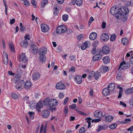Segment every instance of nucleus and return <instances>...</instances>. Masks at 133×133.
<instances>
[{"instance_id": "obj_1", "label": "nucleus", "mask_w": 133, "mask_h": 133, "mask_svg": "<svg viewBox=\"0 0 133 133\" xmlns=\"http://www.w3.org/2000/svg\"><path fill=\"white\" fill-rule=\"evenodd\" d=\"M118 10L117 14L118 15H125L129 13V11L127 8L121 7L119 9L118 8Z\"/></svg>"}, {"instance_id": "obj_2", "label": "nucleus", "mask_w": 133, "mask_h": 133, "mask_svg": "<svg viewBox=\"0 0 133 133\" xmlns=\"http://www.w3.org/2000/svg\"><path fill=\"white\" fill-rule=\"evenodd\" d=\"M67 31V28L66 26L64 25H62L58 26L56 30V32L58 34L65 32Z\"/></svg>"}, {"instance_id": "obj_3", "label": "nucleus", "mask_w": 133, "mask_h": 133, "mask_svg": "<svg viewBox=\"0 0 133 133\" xmlns=\"http://www.w3.org/2000/svg\"><path fill=\"white\" fill-rule=\"evenodd\" d=\"M124 64L125 65L124 67L126 69L129 68L131 66V65L129 62L126 63L125 61H123L121 63L118 69L120 70H123V68L122 66Z\"/></svg>"}, {"instance_id": "obj_4", "label": "nucleus", "mask_w": 133, "mask_h": 133, "mask_svg": "<svg viewBox=\"0 0 133 133\" xmlns=\"http://www.w3.org/2000/svg\"><path fill=\"white\" fill-rule=\"evenodd\" d=\"M25 81L23 80H21L19 81L15 86L16 88L18 90H21L24 88V83Z\"/></svg>"}, {"instance_id": "obj_5", "label": "nucleus", "mask_w": 133, "mask_h": 133, "mask_svg": "<svg viewBox=\"0 0 133 133\" xmlns=\"http://www.w3.org/2000/svg\"><path fill=\"white\" fill-rule=\"evenodd\" d=\"M19 61L26 63L28 61V58L26 57L25 54L24 53H22L19 56Z\"/></svg>"}, {"instance_id": "obj_6", "label": "nucleus", "mask_w": 133, "mask_h": 133, "mask_svg": "<svg viewBox=\"0 0 133 133\" xmlns=\"http://www.w3.org/2000/svg\"><path fill=\"white\" fill-rule=\"evenodd\" d=\"M31 48L32 50V53L34 54H36L38 51V47L34 44H31L30 45Z\"/></svg>"}, {"instance_id": "obj_7", "label": "nucleus", "mask_w": 133, "mask_h": 133, "mask_svg": "<svg viewBox=\"0 0 133 133\" xmlns=\"http://www.w3.org/2000/svg\"><path fill=\"white\" fill-rule=\"evenodd\" d=\"M58 104V101L56 99H51L49 101V105L51 107L57 105Z\"/></svg>"}, {"instance_id": "obj_8", "label": "nucleus", "mask_w": 133, "mask_h": 133, "mask_svg": "<svg viewBox=\"0 0 133 133\" xmlns=\"http://www.w3.org/2000/svg\"><path fill=\"white\" fill-rule=\"evenodd\" d=\"M118 8L116 6H113L111 9V13L113 15H116L118 12Z\"/></svg>"}, {"instance_id": "obj_9", "label": "nucleus", "mask_w": 133, "mask_h": 133, "mask_svg": "<svg viewBox=\"0 0 133 133\" xmlns=\"http://www.w3.org/2000/svg\"><path fill=\"white\" fill-rule=\"evenodd\" d=\"M100 37L102 41L104 42H106L109 39V37L108 35L104 33L102 34Z\"/></svg>"}, {"instance_id": "obj_10", "label": "nucleus", "mask_w": 133, "mask_h": 133, "mask_svg": "<svg viewBox=\"0 0 133 133\" xmlns=\"http://www.w3.org/2000/svg\"><path fill=\"white\" fill-rule=\"evenodd\" d=\"M3 62L5 65L8 64V55L5 51L3 52Z\"/></svg>"}, {"instance_id": "obj_11", "label": "nucleus", "mask_w": 133, "mask_h": 133, "mask_svg": "<svg viewBox=\"0 0 133 133\" xmlns=\"http://www.w3.org/2000/svg\"><path fill=\"white\" fill-rule=\"evenodd\" d=\"M41 30L42 32H48L49 29V26L45 24H43L41 25Z\"/></svg>"}, {"instance_id": "obj_12", "label": "nucleus", "mask_w": 133, "mask_h": 133, "mask_svg": "<svg viewBox=\"0 0 133 133\" xmlns=\"http://www.w3.org/2000/svg\"><path fill=\"white\" fill-rule=\"evenodd\" d=\"M75 81L77 84H81L82 82V77L80 75H76L75 77Z\"/></svg>"}, {"instance_id": "obj_13", "label": "nucleus", "mask_w": 133, "mask_h": 133, "mask_svg": "<svg viewBox=\"0 0 133 133\" xmlns=\"http://www.w3.org/2000/svg\"><path fill=\"white\" fill-rule=\"evenodd\" d=\"M56 87L57 89L63 90L65 88V86L63 83H58L56 84Z\"/></svg>"}, {"instance_id": "obj_14", "label": "nucleus", "mask_w": 133, "mask_h": 133, "mask_svg": "<svg viewBox=\"0 0 133 133\" xmlns=\"http://www.w3.org/2000/svg\"><path fill=\"white\" fill-rule=\"evenodd\" d=\"M110 50L109 47L107 46H103L102 49V52L103 54H107L110 52Z\"/></svg>"}, {"instance_id": "obj_15", "label": "nucleus", "mask_w": 133, "mask_h": 133, "mask_svg": "<svg viewBox=\"0 0 133 133\" xmlns=\"http://www.w3.org/2000/svg\"><path fill=\"white\" fill-rule=\"evenodd\" d=\"M24 88L26 90L29 89L32 86L31 82L29 81H27L24 83Z\"/></svg>"}, {"instance_id": "obj_16", "label": "nucleus", "mask_w": 133, "mask_h": 133, "mask_svg": "<svg viewBox=\"0 0 133 133\" xmlns=\"http://www.w3.org/2000/svg\"><path fill=\"white\" fill-rule=\"evenodd\" d=\"M36 109L38 112L41 111V109L43 107V105L41 102H39L36 106Z\"/></svg>"}, {"instance_id": "obj_17", "label": "nucleus", "mask_w": 133, "mask_h": 133, "mask_svg": "<svg viewBox=\"0 0 133 133\" xmlns=\"http://www.w3.org/2000/svg\"><path fill=\"white\" fill-rule=\"evenodd\" d=\"M47 51V48L45 47H43L39 49L38 54L40 55H44L46 53Z\"/></svg>"}, {"instance_id": "obj_18", "label": "nucleus", "mask_w": 133, "mask_h": 133, "mask_svg": "<svg viewBox=\"0 0 133 133\" xmlns=\"http://www.w3.org/2000/svg\"><path fill=\"white\" fill-rule=\"evenodd\" d=\"M40 76V74L39 73L36 72L33 74L32 77L33 80L36 81L39 78Z\"/></svg>"}, {"instance_id": "obj_19", "label": "nucleus", "mask_w": 133, "mask_h": 133, "mask_svg": "<svg viewBox=\"0 0 133 133\" xmlns=\"http://www.w3.org/2000/svg\"><path fill=\"white\" fill-rule=\"evenodd\" d=\"M42 116L43 117L47 118L50 115V112L49 110H44L42 112Z\"/></svg>"}, {"instance_id": "obj_20", "label": "nucleus", "mask_w": 133, "mask_h": 133, "mask_svg": "<svg viewBox=\"0 0 133 133\" xmlns=\"http://www.w3.org/2000/svg\"><path fill=\"white\" fill-rule=\"evenodd\" d=\"M102 58V56L99 54H97L93 57L92 60L94 61L100 60Z\"/></svg>"}, {"instance_id": "obj_21", "label": "nucleus", "mask_w": 133, "mask_h": 133, "mask_svg": "<svg viewBox=\"0 0 133 133\" xmlns=\"http://www.w3.org/2000/svg\"><path fill=\"white\" fill-rule=\"evenodd\" d=\"M114 117L111 115H107L105 118L104 120L106 122H110L113 119Z\"/></svg>"}, {"instance_id": "obj_22", "label": "nucleus", "mask_w": 133, "mask_h": 133, "mask_svg": "<svg viewBox=\"0 0 133 133\" xmlns=\"http://www.w3.org/2000/svg\"><path fill=\"white\" fill-rule=\"evenodd\" d=\"M97 36V34L96 32H93L89 35L90 39L91 40H94L96 38Z\"/></svg>"}, {"instance_id": "obj_23", "label": "nucleus", "mask_w": 133, "mask_h": 133, "mask_svg": "<svg viewBox=\"0 0 133 133\" xmlns=\"http://www.w3.org/2000/svg\"><path fill=\"white\" fill-rule=\"evenodd\" d=\"M111 91L108 88H104L102 91L103 94L105 96H107L109 94L110 92Z\"/></svg>"}, {"instance_id": "obj_24", "label": "nucleus", "mask_w": 133, "mask_h": 133, "mask_svg": "<svg viewBox=\"0 0 133 133\" xmlns=\"http://www.w3.org/2000/svg\"><path fill=\"white\" fill-rule=\"evenodd\" d=\"M21 76L19 75H16L13 79L14 83L15 84L17 83L21 79Z\"/></svg>"}, {"instance_id": "obj_25", "label": "nucleus", "mask_w": 133, "mask_h": 133, "mask_svg": "<svg viewBox=\"0 0 133 133\" xmlns=\"http://www.w3.org/2000/svg\"><path fill=\"white\" fill-rule=\"evenodd\" d=\"M115 84L113 83H110L108 85L107 87V88L111 91L114 90L115 88Z\"/></svg>"}, {"instance_id": "obj_26", "label": "nucleus", "mask_w": 133, "mask_h": 133, "mask_svg": "<svg viewBox=\"0 0 133 133\" xmlns=\"http://www.w3.org/2000/svg\"><path fill=\"white\" fill-rule=\"evenodd\" d=\"M102 114L101 111H98V112L95 111L94 113V115L95 117L98 118L101 117L102 116Z\"/></svg>"}, {"instance_id": "obj_27", "label": "nucleus", "mask_w": 133, "mask_h": 133, "mask_svg": "<svg viewBox=\"0 0 133 133\" xmlns=\"http://www.w3.org/2000/svg\"><path fill=\"white\" fill-rule=\"evenodd\" d=\"M40 62L42 63L44 62L46 60V58L44 55H41L39 58Z\"/></svg>"}, {"instance_id": "obj_28", "label": "nucleus", "mask_w": 133, "mask_h": 133, "mask_svg": "<svg viewBox=\"0 0 133 133\" xmlns=\"http://www.w3.org/2000/svg\"><path fill=\"white\" fill-rule=\"evenodd\" d=\"M110 58L108 56H105L103 59V61L104 63L106 64L110 62Z\"/></svg>"}, {"instance_id": "obj_29", "label": "nucleus", "mask_w": 133, "mask_h": 133, "mask_svg": "<svg viewBox=\"0 0 133 133\" xmlns=\"http://www.w3.org/2000/svg\"><path fill=\"white\" fill-rule=\"evenodd\" d=\"M125 93L127 94H130L133 93V87L128 89L126 90Z\"/></svg>"}, {"instance_id": "obj_30", "label": "nucleus", "mask_w": 133, "mask_h": 133, "mask_svg": "<svg viewBox=\"0 0 133 133\" xmlns=\"http://www.w3.org/2000/svg\"><path fill=\"white\" fill-rule=\"evenodd\" d=\"M56 5L55 6V4L54 5L55 6H56V5H57L56 6V7L54 9V15H55V16L57 15L58 13V9L57 8V7H59V6H58L59 5H58L57 4H56Z\"/></svg>"}, {"instance_id": "obj_31", "label": "nucleus", "mask_w": 133, "mask_h": 133, "mask_svg": "<svg viewBox=\"0 0 133 133\" xmlns=\"http://www.w3.org/2000/svg\"><path fill=\"white\" fill-rule=\"evenodd\" d=\"M20 45L24 47H26L28 45V42L26 40H24L22 42L20 43Z\"/></svg>"}, {"instance_id": "obj_32", "label": "nucleus", "mask_w": 133, "mask_h": 133, "mask_svg": "<svg viewBox=\"0 0 133 133\" xmlns=\"http://www.w3.org/2000/svg\"><path fill=\"white\" fill-rule=\"evenodd\" d=\"M95 72L93 71H91L89 73L88 75V78L90 79L93 77H94Z\"/></svg>"}, {"instance_id": "obj_33", "label": "nucleus", "mask_w": 133, "mask_h": 133, "mask_svg": "<svg viewBox=\"0 0 133 133\" xmlns=\"http://www.w3.org/2000/svg\"><path fill=\"white\" fill-rule=\"evenodd\" d=\"M121 42L124 45L127 44L128 43V39L127 38L124 37L122 38L121 40Z\"/></svg>"}, {"instance_id": "obj_34", "label": "nucleus", "mask_w": 133, "mask_h": 133, "mask_svg": "<svg viewBox=\"0 0 133 133\" xmlns=\"http://www.w3.org/2000/svg\"><path fill=\"white\" fill-rule=\"evenodd\" d=\"M92 119V118L90 117L87 118L85 119L86 122L88 124V128H89L91 126V121Z\"/></svg>"}, {"instance_id": "obj_35", "label": "nucleus", "mask_w": 133, "mask_h": 133, "mask_svg": "<svg viewBox=\"0 0 133 133\" xmlns=\"http://www.w3.org/2000/svg\"><path fill=\"white\" fill-rule=\"evenodd\" d=\"M101 73L100 72L97 71L95 73V75H94V77L95 79L96 80H97L99 77L101 76Z\"/></svg>"}, {"instance_id": "obj_36", "label": "nucleus", "mask_w": 133, "mask_h": 133, "mask_svg": "<svg viewBox=\"0 0 133 133\" xmlns=\"http://www.w3.org/2000/svg\"><path fill=\"white\" fill-rule=\"evenodd\" d=\"M48 3L47 0H43L41 3V6L42 8H44Z\"/></svg>"}, {"instance_id": "obj_37", "label": "nucleus", "mask_w": 133, "mask_h": 133, "mask_svg": "<svg viewBox=\"0 0 133 133\" xmlns=\"http://www.w3.org/2000/svg\"><path fill=\"white\" fill-rule=\"evenodd\" d=\"M36 104L34 102H32L30 103L29 106L30 107V108L32 109H33L35 108Z\"/></svg>"}, {"instance_id": "obj_38", "label": "nucleus", "mask_w": 133, "mask_h": 133, "mask_svg": "<svg viewBox=\"0 0 133 133\" xmlns=\"http://www.w3.org/2000/svg\"><path fill=\"white\" fill-rule=\"evenodd\" d=\"M9 47L10 49L11 50V51L15 52V50L13 44L11 43L9 44Z\"/></svg>"}, {"instance_id": "obj_39", "label": "nucleus", "mask_w": 133, "mask_h": 133, "mask_svg": "<svg viewBox=\"0 0 133 133\" xmlns=\"http://www.w3.org/2000/svg\"><path fill=\"white\" fill-rule=\"evenodd\" d=\"M88 45L86 42H84L82 44L81 49L82 50H85L88 48Z\"/></svg>"}, {"instance_id": "obj_40", "label": "nucleus", "mask_w": 133, "mask_h": 133, "mask_svg": "<svg viewBox=\"0 0 133 133\" xmlns=\"http://www.w3.org/2000/svg\"><path fill=\"white\" fill-rule=\"evenodd\" d=\"M49 99L48 98L45 99L43 101V104L45 106H47L49 105Z\"/></svg>"}, {"instance_id": "obj_41", "label": "nucleus", "mask_w": 133, "mask_h": 133, "mask_svg": "<svg viewBox=\"0 0 133 133\" xmlns=\"http://www.w3.org/2000/svg\"><path fill=\"white\" fill-rule=\"evenodd\" d=\"M82 3V0H75V3L78 6H80Z\"/></svg>"}, {"instance_id": "obj_42", "label": "nucleus", "mask_w": 133, "mask_h": 133, "mask_svg": "<svg viewBox=\"0 0 133 133\" xmlns=\"http://www.w3.org/2000/svg\"><path fill=\"white\" fill-rule=\"evenodd\" d=\"M20 27L21 31L22 32H23L25 28L24 26L22 25L21 23H20Z\"/></svg>"}, {"instance_id": "obj_43", "label": "nucleus", "mask_w": 133, "mask_h": 133, "mask_svg": "<svg viewBox=\"0 0 133 133\" xmlns=\"http://www.w3.org/2000/svg\"><path fill=\"white\" fill-rule=\"evenodd\" d=\"M116 36L115 34H113L111 35L110 40L111 41H114L116 38Z\"/></svg>"}, {"instance_id": "obj_44", "label": "nucleus", "mask_w": 133, "mask_h": 133, "mask_svg": "<svg viewBox=\"0 0 133 133\" xmlns=\"http://www.w3.org/2000/svg\"><path fill=\"white\" fill-rule=\"evenodd\" d=\"M68 15H64L62 17L63 20L64 21H66L68 19Z\"/></svg>"}, {"instance_id": "obj_45", "label": "nucleus", "mask_w": 133, "mask_h": 133, "mask_svg": "<svg viewBox=\"0 0 133 133\" xmlns=\"http://www.w3.org/2000/svg\"><path fill=\"white\" fill-rule=\"evenodd\" d=\"M99 42L97 40H96L94 41L92 44V45L94 47H96L98 45Z\"/></svg>"}, {"instance_id": "obj_46", "label": "nucleus", "mask_w": 133, "mask_h": 133, "mask_svg": "<svg viewBox=\"0 0 133 133\" xmlns=\"http://www.w3.org/2000/svg\"><path fill=\"white\" fill-rule=\"evenodd\" d=\"M117 123H115L111 125L109 127V128L111 129H115L117 126Z\"/></svg>"}, {"instance_id": "obj_47", "label": "nucleus", "mask_w": 133, "mask_h": 133, "mask_svg": "<svg viewBox=\"0 0 133 133\" xmlns=\"http://www.w3.org/2000/svg\"><path fill=\"white\" fill-rule=\"evenodd\" d=\"M34 113L33 112H30L28 114L29 115L30 118L31 119H33L34 118V117L33 115L34 114Z\"/></svg>"}, {"instance_id": "obj_48", "label": "nucleus", "mask_w": 133, "mask_h": 133, "mask_svg": "<svg viewBox=\"0 0 133 133\" xmlns=\"http://www.w3.org/2000/svg\"><path fill=\"white\" fill-rule=\"evenodd\" d=\"M102 68L103 71L105 72L108 71L109 70V68L108 67L105 66H103Z\"/></svg>"}, {"instance_id": "obj_49", "label": "nucleus", "mask_w": 133, "mask_h": 133, "mask_svg": "<svg viewBox=\"0 0 133 133\" xmlns=\"http://www.w3.org/2000/svg\"><path fill=\"white\" fill-rule=\"evenodd\" d=\"M11 97L14 99H16L18 97V96L16 94L13 93L11 94Z\"/></svg>"}, {"instance_id": "obj_50", "label": "nucleus", "mask_w": 133, "mask_h": 133, "mask_svg": "<svg viewBox=\"0 0 133 133\" xmlns=\"http://www.w3.org/2000/svg\"><path fill=\"white\" fill-rule=\"evenodd\" d=\"M101 119L100 118H98L96 119H92L91 121L92 123L95 122L97 123L101 121Z\"/></svg>"}, {"instance_id": "obj_51", "label": "nucleus", "mask_w": 133, "mask_h": 133, "mask_svg": "<svg viewBox=\"0 0 133 133\" xmlns=\"http://www.w3.org/2000/svg\"><path fill=\"white\" fill-rule=\"evenodd\" d=\"M85 131V129L84 127L81 128L79 130V133H84Z\"/></svg>"}, {"instance_id": "obj_52", "label": "nucleus", "mask_w": 133, "mask_h": 133, "mask_svg": "<svg viewBox=\"0 0 133 133\" xmlns=\"http://www.w3.org/2000/svg\"><path fill=\"white\" fill-rule=\"evenodd\" d=\"M98 128L96 130L97 132H99L101 131L102 129H103V128L102 126L101 125H98Z\"/></svg>"}, {"instance_id": "obj_53", "label": "nucleus", "mask_w": 133, "mask_h": 133, "mask_svg": "<svg viewBox=\"0 0 133 133\" xmlns=\"http://www.w3.org/2000/svg\"><path fill=\"white\" fill-rule=\"evenodd\" d=\"M91 52L93 54H95L96 53V47H94L92 48L91 51Z\"/></svg>"}, {"instance_id": "obj_54", "label": "nucleus", "mask_w": 133, "mask_h": 133, "mask_svg": "<svg viewBox=\"0 0 133 133\" xmlns=\"http://www.w3.org/2000/svg\"><path fill=\"white\" fill-rule=\"evenodd\" d=\"M64 112L66 116L67 114L68 111V107L67 106L65 107L64 108Z\"/></svg>"}, {"instance_id": "obj_55", "label": "nucleus", "mask_w": 133, "mask_h": 133, "mask_svg": "<svg viewBox=\"0 0 133 133\" xmlns=\"http://www.w3.org/2000/svg\"><path fill=\"white\" fill-rule=\"evenodd\" d=\"M102 126L103 128V130H105L106 129H107L108 128V126L107 124H105Z\"/></svg>"}, {"instance_id": "obj_56", "label": "nucleus", "mask_w": 133, "mask_h": 133, "mask_svg": "<svg viewBox=\"0 0 133 133\" xmlns=\"http://www.w3.org/2000/svg\"><path fill=\"white\" fill-rule=\"evenodd\" d=\"M106 23L105 22L103 21L102 23V28L103 29H104L106 28Z\"/></svg>"}, {"instance_id": "obj_57", "label": "nucleus", "mask_w": 133, "mask_h": 133, "mask_svg": "<svg viewBox=\"0 0 133 133\" xmlns=\"http://www.w3.org/2000/svg\"><path fill=\"white\" fill-rule=\"evenodd\" d=\"M24 4L25 6L29 5L30 3L27 0H25L24 2Z\"/></svg>"}, {"instance_id": "obj_58", "label": "nucleus", "mask_w": 133, "mask_h": 133, "mask_svg": "<svg viewBox=\"0 0 133 133\" xmlns=\"http://www.w3.org/2000/svg\"><path fill=\"white\" fill-rule=\"evenodd\" d=\"M59 98L60 99L63 98L64 97V95L63 93H60L59 95Z\"/></svg>"}, {"instance_id": "obj_59", "label": "nucleus", "mask_w": 133, "mask_h": 133, "mask_svg": "<svg viewBox=\"0 0 133 133\" xmlns=\"http://www.w3.org/2000/svg\"><path fill=\"white\" fill-rule=\"evenodd\" d=\"M70 60L72 61L73 60H75L76 59L74 55L70 56Z\"/></svg>"}, {"instance_id": "obj_60", "label": "nucleus", "mask_w": 133, "mask_h": 133, "mask_svg": "<svg viewBox=\"0 0 133 133\" xmlns=\"http://www.w3.org/2000/svg\"><path fill=\"white\" fill-rule=\"evenodd\" d=\"M120 105L123 106L125 107H126L127 105L126 104L121 101H120Z\"/></svg>"}, {"instance_id": "obj_61", "label": "nucleus", "mask_w": 133, "mask_h": 133, "mask_svg": "<svg viewBox=\"0 0 133 133\" xmlns=\"http://www.w3.org/2000/svg\"><path fill=\"white\" fill-rule=\"evenodd\" d=\"M15 22V19L14 18L11 19L10 21V24H13Z\"/></svg>"}, {"instance_id": "obj_62", "label": "nucleus", "mask_w": 133, "mask_h": 133, "mask_svg": "<svg viewBox=\"0 0 133 133\" xmlns=\"http://www.w3.org/2000/svg\"><path fill=\"white\" fill-rule=\"evenodd\" d=\"M77 38L79 40H80L81 39L83 38V35L81 34L78 36Z\"/></svg>"}, {"instance_id": "obj_63", "label": "nucleus", "mask_w": 133, "mask_h": 133, "mask_svg": "<svg viewBox=\"0 0 133 133\" xmlns=\"http://www.w3.org/2000/svg\"><path fill=\"white\" fill-rule=\"evenodd\" d=\"M75 67H72L69 70V71L73 72H74L75 71Z\"/></svg>"}, {"instance_id": "obj_64", "label": "nucleus", "mask_w": 133, "mask_h": 133, "mask_svg": "<svg viewBox=\"0 0 133 133\" xmlns=\"http://www.w3.org/2000/svg\"><path fill=\"white\" fill-rule=\"evenodd\" d=\"M129 62L131 64H133V56L130 58L129 60Z\"/></svg>"}]
</instances>
